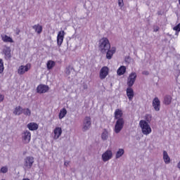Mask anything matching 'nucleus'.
<instances>
[{"label":"nucleus","instance_id":"obj_1","mask_svg":"<svg viewBox=\"0 0 180 180\" xmlns=\"http://www.w3.org/2000/svg\"><path fill=\"white\" fill-rule=\"evenodd\" d=\"M98 49L101 53H106L109 49H110V42L106 37H103L99 40Z\"/></svg>","mask_w":180,"mask_h":180},{"label":"nucleus","instance_id":"obj_2","mask_svg":"<svg viewBox=\"0 0 180 180\" xmlns=\"http://www.w3.org/2000/svg\"><path fill=\"white\" fill-rule=\"evenodd\" d=\"M139 126L141 129L143 134H144L145 136H148V134H150V133L153 131V130L151 129V127L146 120H141L139 122Z\"/></svg>","mask_w":180,"mask_h":180},{"label":"nucleus","instance_id":"obj_3","mask_svg":"<svg viewBox=\"0 0 180 180\" xmlns=\"http://www.w3.org/2000/svg\"><path fill=\"white\" fill-rule=\"evenodd\" d=\"M32 140V133L25 130L22 133V141L23 144H29Z\"/></svg>","mask_w":180,"mask_h":180},{"label":"nucleus","instance_id":"obj_4","mask_svg":"<svg viewBox=\"0 0 180 180\" xmlns=\"http://www.w3.org/2000/svg\"><path fill=\"white\" fill-rule=\"evenodd\" d=\"M65 36V32L64 30L59 31L56 37L57 45L58 47H61L64 41V37Z\"/></svg>","mask_w":180,"mask_h":180},{"label":"nucleus","instance_id":"obj_5","mask_svg":"<svg viewBox=\"0 0 180 180\" xmlns=\"http://www.w3.org/2000/svg\"><path fill=\"white\" fill-rule=\"evenodd\" d=\"M123 126H124V120H117L115 126V132L117 134L120 133V131H122V129H123Z\"/></svg>","mask_w":180,"mask_h":180},{"label":"nucleus","instance_id":"obj_6","mask_svg":"<svg viewBox=\"0 0 180 180\" xmlns=\"http://www.w3.org/2000/svg\"><path fill=\"white\" fill-rule=\"evenodd\" d=\"M124 65L120 66V68H126L127 67H131L134 65V60L130 56L125 57Z\"/></svg>","mask_w":180,"mask_h":180},{"label":"nucleus","instance_id":"obj_7","mask_svg":"<svg viewBox=\"0 0 180 180\" xmlns=\"http://www.w3.org/2000/svg\"><path fill=\"white\" fill-rule=\"evenodd\" d=\"M34 162V158L33 157L28 156L25 159V167L27 169H30L33 167V163Z\"/></svg>","mask_w":180,"mask_h":180},{"label":"nucleus","instance_id":"obj_8","mask_svg":"<svg viewBox=\"0 0 180 180\" xmlns=\"http://www.w3.org/2000/svg\"><path fill=\"white\" fill-rule=\"evenodd\" d=\"M136 78H137V74L136 72H132L129 75L127 82L128 86H132L134 85V82H136Z\"/></svg>","mask_w":180,"mask_h":180},{"label":"nucleus","instance_id":"obj_9","mask_svg":"<svg viewBox=\"0 0 180 180\" xmlns=\"http://www.w3.org/2000/svg\"><path fill=\"white\" fill-rule=\"evenodd\" d=\"M50 87L46 84H39L37 87V94H46V92H49Z\"/></svg>","mask_w":180,"mask_h":180},{"label":"nucleus","instance_id":"obj_10","mask_svg":"<svg viewBox=\"0 0 180 180\" xmlns=\"http://www.w3.org/2000/svg\"><path fill=\"white\" fill-rule=\"evenodd\" d=\"M152 105L155 112H160V109H161V101H160V99L158 98V97H155L153 100Z\"/></svg>","mask_w":180,"mask_h":180},{"label":"nucleus","instance_id":"obj_11","mask_svg":"<svg viewBox=\"0 0 180 180\" xmlns=\"http://www.w3.org/2000/svg\"><path fill=\"white\" fill-rule=\"evenodd\" d=\"M113 155V153H112V150H107L102 155V159L104 162H106V161H109L112 158V156Z\"/></svg>","mask_w":180,"mask_h":180},{"label":"nucleus","instance_id":"obj_12","mask_svg":"<svg viewBox=\"0 0 180 180\" xmlns=\"http://www.w3.org/2000/svg\"><path fill=\"white\" fill-rule=\"evenodd\" d=\"M3 53L6 60H11V58L12 57L11 55V47L4 46L3 49Z\"/></svg>","mask_w":180,"mask_h":180},{"label":"nucleus","instance_id":"obj_13","mask_svg":"<svg viewBox=\"0 0 180 180\" xmlns=\"http://www.w3.org/2000/svg\"><path fill=\"white\" fill-rule=\"evenodd\" d=\"M106 58L108 60H112V58L113 57V54L116 53V47L112 46L108 50L106 51Z\"/></svg>","mask_w":180,"mask_h":180},{"label":"nucleus","instance_id":"obj_14","mask_svg":"<svg viewBox=\"0 0 180 180\" xmlns=\"http://www.w3.org/2000/svg\"><path fill=\"white\" fill-rule=\"evenodd\" d=\"M1 39L4 43H15L13 41V39L12 37L5 34H1Z\"/></svg>","mask_w":180,"mask_h":180},{"label":"nucleus","instance_id":"obj_15","mask_svg":"<svg viewBox=\"0 0 180 180\" xmlns=\"http://www.w3.org/2000/svg\"><path fill=\"white\" fill-rule=\"evenodd\" d=\"M91 127V117H86L84 122L83 130L85 131Z\"/></svg>","mask_w":180,"mask_h":180},{"label":"nucleus","instance_id":"obj_16","mask_svg":"<svg viewBox=\"0 0 180 180\" xmlns=\"http://www.w3.org/2000/svg\"><path fill=\"white\" fill-rule=\"evenodd\" d=\"M53 133H54L53 139L55 140H57V139H59L60 136L63 134V129H61V127H56L53 130Z\"/></svg>","mask_w":180,"mask_h":180},{"label":"nucleus","instance_id":"obj_17","mask_svg":"<svg viewBox=\"0 0 180 180\" xmlns=\"http://www.w3.org/2000/svg\"><path fill=\"white\" fill-rule=\"evenodd\" d=\"M109 74V69L108 68H101L100 71V79H105L108 75Z\"/></svg>","mask_w":180,"mask_h":180},{"label":"nucleus","instance_id":"obj_18","mask_svg":"<svg viewBox=\"0 0 180 180\" xmlns=\"http://www.w3.org/2000/svg\"><path fill=\"white\" fill-rule=\"evenodd\" d=\"M127 96L129 101H133V98H134V91L131 89V86H129L127 89Z\"/></svg>","mask_w":180,"mask_h":180},{"label":"nucleus","instance_id":"obj_19","mask_svg":"<svg viewBox=\"0 0 180 180\" xmlns=\"http://www.w3.org/2000/svg\"><path fill=\"white\" fill-rule=\"evenodd\" d=\"M27 127L31 131H34V130H37V129H39V124H37V123L35 122H30L27 124Z\"/></svg>","mask_w":180,"mask_h":180},{"label":"nucleus","instance_id":"obj_20","mask_svg":"<svg viewBox=\"0 0 180 180\" xmlns=\"http://www.w3.org/2000/svg\"><path fill=\"white\" fill-rule=\"evenodd\" d=\"M123 111L120 109H116L115 111V119L119 120V119H123Z\"/></svg>","mask_w":180,"mask_h":180},{"label":"nucleus","instance_id":"obj_21","mask_svg":"<svg viewBox=\"0 0 180 180\" xmlns=\"http://www.w3.org/2000/svg\"><path fill=\"white\" fill-rule=\"evenodd\" d=\"M32 29H34L37 34H40L43 32V26L40 25L39 24L32 26Z\"/></svg>","mask_w":180,"mask_h":180},{"label":"nucleus","instance_id":"obj_22","mask_svg":"<svg viewBox=\"0 0 180 180\" xmlns=\"http://www.w3.org/2000/svg\"><path fill=\"white\" fill-rule=\"evenodd\" d=\"M163 160L165 164H169L171 162V158L168 155V153L165 150L163 151Z\"/></svg>","mask_w":180,"mask_h":180},{"label":"nucleus","instance_id":"obj_23","mask_svg":"<svg viewBox=\"0 0 180 180\" xmlns=\"http://www.w3.org/2000/svg\"><path fill=\"white\" fill-rule=\"evenodd\" d=\"M172 102V97L171 96H165L164 98L165 105H171Z\"/></svg>","mask_w":180,"mask_h":180},{"label":"nucleus","instance_id":"obj_24","mask_svg":"<svg viewBox=\"0 0 180 180\" xmlns=\"http://www.w3.org/2000/svg\"><path fill=\"white\" fill-rule=\"evenodd\" d=\"M22 110H23V109H22L21 106H18L15 108L13 113H14V115L19 116V115H22Z\"/></svg>","mask_w":180,"mask_h":180},{"label":"nucleus","instance_id":"obj_25","mask_svg":"<svg viewBox=\"0 0 180 180\" xmlns=\"http://www.w3.org/2000/svg\"><path fill=\"white\" fill-rule=\"evenodd\" d=\"M66 115H67V110L65 108H63L62 110H60L59 112L58 118L60 120L64 119Z\"/></svg>","mask_w":180,"mask_h":180},{"label":"nucleus","instance_id":"obj_26","mask_svg":"<svg viewBox=\"0 0 180 180\" xmlns=\"http://www.w3.org/2000/svg\"><path fill=\"white\" fill-rule=\"evenodd\" d=\"M56 65V62L53 60H49L46 63L47 68H53Z\"/></svg>","mask_w":180,"mask_h":180},{"label":"nucleus","instance_id":"obj_27","mask_svg":"<svg viewBox=\"0 0 180 180\" xmlns=\"http://www.w3.org/2000/svg\"><path fill=\"white\" fill-rule=\"evenodd\" d=\"M29 71V68H20L18 70V72L20 75H23L25 72H27Z\"/></svg>","mask_w":180,"mask_h":180},{"label":"nucleus","instance_id":"obj_28","mask_svg":"<svg viewBox=\"0 0 180 180\" xmlns=\"http://www.w3.org/2000/svg\"><path fill=\"white\" fill-rule=\"evenodd\" d=\"M22 113L25 116H30V115H32V111H30V109L29 108H24L22 109Z\"/></svg>","mask_w":180,"mask_h":180},{"label":"nucleus","instance_id":"obj_29","mask_svg":"<svg viewBox=\"0 0 180 180\" xmlns=\"http://www.w3.org/2000/svg\"><path fill=\"white\" fill-rule=\"evenodd\" d=\"M123 154H124V150L119 149L116 153V158H120V157H122V155H123Z\"/></svg>","mask_w":180,"mask_h":180},{"label":"nucleus","instance_id":"obj_30","mask_svg":"<svg viewBox=\"0 0 180 180\" xmlns=\"http://www.w3.org/2000/svg\"><path fill=\"white\" fill-rule=\"evenodd\" d=\"M124 72H126V68H118V70L117 71V74L118 75H123V74H124Z\"/></svg>","mask_w":180,"mask_h":180},{"label":"nucleus","instance_id":"obj_31","mask_svg":"<svg viewBox=\"0 0 180 180\" xmlns=\"http://www.w3.org/2000/svg\"><path fill=\"white\" fill-rule=\"evenodd\" d=\"M101 139L103 140H107L108 139V131L105 130L102 134H101Z\"/></svg>","mask_w":180,"mask_h":180},{"label":"nucleus","instance_id":"obj_32","mask_svg":"<svg viewBox=\"0 0 180 180\" xmlns=\"http://www.w3.org/2000/svg\"><path fill=\"white\" fill-rule=\"evenodd\" d=\"M0 172H1L2 174H6V172H8V167H2L1 168Z\"/></svg>","mask_w":180,"mask_h":180},{"label":"nucleus","instance_id":"obj_33","mask_svg":"<svg viewBox=\"0 0 180 180\" xmlns=\"http://www.w3.org/2000/svg\"><path fill=\"white\" fill-rule=\"evenodd\" d=\"M118 6L120 8H123L124 6V3L123 2V0H118Z\"/></svg>","mask_w":180,"mask_h":180},{"label":"nucleus","instance_id":"obj_34","mask_svg":"<svg viewBox=\"0 0 180 180\" xmlns=\"http://www.w3.org/2000/svg\"><path fill=\"white\" fill-rule=\"evenodd\" d=\"M173 30L176 32H180V23L173 27Z\"/></svg>","mask_w":180,"mask_h":180},{"label":"nucleus","instance_id":"obj_35","mask_svg":"<svg viewBox=\"0 0 180 180\" xmlns=\"http://www.w3.org/2000/svg\"><path fill=\"white\" fill-rule=\"evenodd\" d=\"M20 68H30V64H27L25 66L21 65Z\"/></svg>","mask_w":180,"mask_h":180},{"label":"nucleus","instance_id":"obj_36","mask_svg":"<svg viewBox=\"0 0 180 180\" xmlns=\"http://www.w3.org/2000/svg\"><path fill=\"white\" fill-rule=\"evenodd\" d=\"M4 99H5V96L2 94H0V103L1 102H4Z\"/></svg>","mask_w":180,"mask_h":180},{"label":"nucleus","instance_id":"obj_37","mask_svg":"<svg viewBox=\"0 0 180 180\" xmlns=\"http://www.w3.org/2000/svg\"><path fill=\"white\" fill-rule=\"evenodd\" d=\"M148 119H151V115H146V120H147V122H149Z\"/></svg>","mask_w":180,"mask_h":180},{"label":"nucleus","instance_id":"obj_38","mask_svg":"<svg viewBox=\"0 0 180 180\" xmlns=\"http://www.w3.org/2000/svg\"><path fill=\"white\" fill-rule=\"evenodd\" d=\"M0 68H4V61L0 59Z\"/></svg>","mask_w":180,"mask_h":180},{"label":"nucleus","instance_id":"obj_39","mask_svg":"<svg viewBox=\"0 0 180 180\" xmlns=\"http://www.w3.org/2000/svg\"><path fill=\"white\" fill-rule=\"evenodd\" d=\"M158 30H160V27L156 26L154 27L153 32H158Z\"/></svg>","mask_w":180,"mask_h":180},{"label":"nucleus","instance_id":"obj_40","mask_svg":"<svg viewBox=\"0 0 180 180\" xmlns=\"http://www.w3.org/2000/svg\"><path fill=\"white\" fill-rule=\"evenodd\" d=\"M142 74H143V75H148L149 72H148V71H143L142 72Z\"/></svg>","mask_w":180,"mask_h":180},{"label":"nucleus","instance_id":"obj_41","mask_svg":"<svg viewBox=\"0 0 180 180\" xmlns=\"http://www.w3.org/2000/svg\"><path fill=\"white\" fill-rule=\"evenodd\" d=\"M4 72V68H0V74H2Z\"/></svg>","mask_w":180,"mask_h":180},{"label":"nucleus","instance_id":"obj_42","mask_svg":"<svg viewBox=\"0 0 180 180\" xmlns=\"http://www.w3.org/2000/svg\"><path fill=\"white\" fill-rule=\"evenodd\" d=\"M177 167H178V168L180 169V161H179V163L177 164Z\"/></svg>","mask_w":180,"mask_h":180},{"label":"nucleus","instance_id":"obj_43","mask_svg":"<svg viewBox=\"0 0 180 180\" xmlns=\"http://www.w3.org/2000/svg\"><path fill=\"white\" fill-rule=\"evenodd\" d=\"M64 165L67 167L68 165V162H65Z\"/></svg>","mask_w":180,"mask_h":180},{"label":"nucleus","instance_id":"obj_44","mask_svg":"<svg viewBox=\"0 0 180 180\" xmlns=\"http://www.w3.org/2000/svg\"><path fill=\"white\" fill-rule=\"evenodd\" d=\"M176 35L178 36V32H176Z\"/></svg>","mask_w":180,"mask_h":180},{"label":"nucleus","instance_id":"obj_45","mask_svg":"<svg viewBox=\"0 0 180 180\" xmlns=\"http://www.w3.org/2000/svg\"><path fill=\"white\" fill-rule=\"evenodd\" d=\"M103 68H108V67H103Z\"/></svg>","mask_w":180,"mask_h":180},{"label":"nucleus","instance_id":"obj_46","mask_svg":"<svg viewBox=\"0 0 180 180\" xmlns=\"http://www.w3.org/2000/svg\"><path fill=\"white\" fill-rule=\"evenodd\" d=\"M179 72L180 73V71L179 70Z\"/></svg>","mask_w":180,"mask_h":180}]
</instances>
